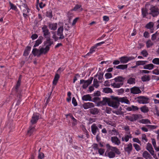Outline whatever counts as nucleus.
<instances>
[{
	"label": "nucleus",
	"mask_w": 159,
	"mask_h": 159,
	"mask_svg": "<svg viewBox=\"0 0 159 159\" xmlns=\"http://www.w3.org/2000/svg\"><path fill=\"white\" fill-rule=\"evenodd\" d=\"M106 147L107 150L106 151L105 155L110 158H113L115 157V153L119 155L120 152L117 148L111 146L109 144H107Z\"/></svg>",
	"instance_id": "f257e3e1"
},
{
	"label": "nucleus",
	"mask_w": 159,
	"mask_h": 159,
	"mask_svg": "<svg viewBox=\"0 0 159 159\" xmlns=\"http://www.w3.org/2000/svg\"><path fill=\"white\" fill-rule=\"evenodd\" d=\"M116 98H117V97H112V99H110L109 106L111 107L115 108H118L119 106V103L118 99H116Z\"/></svg>",
	"instance_id": "f03ea898"
},
{
	"label": "nucleus",
	"mask_w": 159,
	"mask_h": 159,
	"mask_svg": "<svg viewBox=\"0 0 159 159\" xmlns=\"http://www.w3.org/2000/svg\"><path fill=\"white\" fill-rule=\"evenodd\" d=\"M93 79V77H91L86 80H80V84H82L83 88L85 89L92 83Z\"/></svg>",
	"instance_id": "7ed1b4c3"
},
{
	"label": "nucleus",
	"mask_w": 159,
	"mask_h": 159,
	"mask_svg": "<svg viewBox=\"0 0 159 159\" xmlns=\"http://www.w3.org/2000/svg\"><path fill=\"white\" fill-rule=\"evenodd\" d=\"M150 12L149 14L153 17H156L159 14V9L156 6H152L150 8Z\"/></svg>",
	"instance_id": "20e7f679"
},
{
	"label": "nucleus",
	"mask_w": 159,
	"mask_h": 159,
	"mask_svg": "<svg viewBox=\"0 0 159 159\" xmlns=\"http://www.w3.org/2000/svg\"><path fill=\"white\" fill-rule=\"evenodd\" d=\"M134 59V57H133L123 56L120 57L119 59L121 63L125 64Z\"/></svg>",
	"instance_id": "39448f33"
},
{
	"label": "nucleus",
	"mask_w": 159,
	"mask_h": 159,
	"mask_svg": "<svg viewBox=\"0 0 159 159\" xmlns=\"http://www.w3.org/2000/svg\"><path fill=\"white\" fill-rule=\"evenodd\" d=\"M138 102L140 104H144L148 103L149 98L147 97L140 96L138 97Z\"/></svg>",
	"instance_id": "423d86ee"
},
{
	"label": "nucleus",
	"mask_w": 159,
	"mask_h": 159,
	"mask_svg": "<svg viewBox=\"0 0 159 159\" xmlns=\"http://www.w3.org/2000/svg\"><path fill=\"white\" fill-rule=\"evenodd\" d=\"M42 32L43 33V36L45 38H47L50 36V32L48 28V27L46 25H44L42 27Z\"/></svg>",
	"instance_id": "0eeeda50"
},
{
	"label": "nucleus",
	"mask_w": 159,
	"mask_h": 159,
	"mask_svg": "<svg viewBox=\"0 0 159 159\" xmlns=\"http://www.w3.org/2000/svg\"><path fill=\"white\" fill-rule=\"evenodd\" d=\"M110 99V98H103V100L102 101L99 102L98 103L97 106H99L105 105L107 104L109 106Z\"/></svg>",
	"instance_id": "6e6552de"
},
{
	"label": "nucleus",
	"mask_w": 159,
	"mask_h": 159,
	"mask_svg": "<svg viewBox=\"0 0 159 159\" xmlns=\"http://www.w3.org/2000/svg\"><path fill=\"white\" fill-rule=\"evenodd\" d=\"M63 28L62 26H60L57 30V34L59 36V38L60 39H63L64 38L63 33Z\"/></svg>",
	"instance_id": "1a4fd4ad"
},
{
	"label": "nucleus",
	"mask_w": 159,
	"mask_h": 159,
	"mask_svg": "<svg viewBox=\"0 0 159 159\" xmlns=\"http://www.w3.org/2000/svg\"><path fill=\"white\" fill-rule=\"evenodd\" d=\"M111 140L112 142L115 145H119L121 143L120 140L116 136L112 137L111 138Z\"/></svg>",
	"instance_id": "9d476101"
},
{
	"label": "nucleus",
	"mask_w": 159,
	"mask_h": 159,
	"mask_svg": "<svg viewBox=\"0 0 159 159\" xmlns=\"http://www.w3.org/2000/svg\"><path fill=\"white\" fill-rule=\"evenodd\" d=\"M125 151L129 153L132 150V145L131 143H129L125 146L124 148Z\"/></svg>",
	"instance_id": "9b49d317"
},
{
	"label": "nucleus",
	"mask_w": 159,
	"mask_h": 159,
	"mask_svg": "<svg viewBox=\"0 0 159 159\" xmlns=\"http://www.w3.org/2000/svg\"><path fill=\"white\" fill-rule=\"evenodd\" d=\"M130 92L132 93L137 94L140 93L141 91L138 87H134L130 89Z\"/></svg>",
	"instance_id": "f8f14e48"
},
{
	"label": "nucleus",
	"mask_w": 159,
	"mask_h": 159,
	"mask_svg": "<svg viewBox=\"0 0 159 159\" xmlns=\"http://www.w3.org/2000/svg\"><path fill=\"white\" fill-rule=\"evenodd\" d=\"M116 98V99H118L119 102H121L122 103H125L127 104H129L130 103L129 101L126 97L119 98L117 97V98Z\"/></svg>",
	"instance_id": "ddd939ff"
},
{
	"label": "nucleus",
	"mask_w": 159,
	"mask_h": 159,
	"mask_svg": "<svg viewBox=\"0 0 159 159\" xmlns=\"http://www.w3.org/2000/svg\"><path fill=\"white\" fill-rule=\"evenodd\" d=\"M83 106L84 109H87L93 107H94V105L92 102H88L84 103L83 105Z\"/></svg>",
	"instance_id": "4468645a"
},
{
	"label": "nucleus",
	"mask_w": 159,
	"mask_h": 159,
	"mask_svg": "<svg viewBox=\"0 0 159 159\" xmlns=\"http://www.w3.org/2000/svg\"><path fill=\"white\" fill-rule=\"evenodd\" d=\"M46 38V40L44 42V44L45 46L48 47L49 48L50 46L53 43V42L51 40L50 37Z\"/></svg>",
	"instance_id": "2eb2a0df"
},
{
	"label": "nucleus",
	"mask_w": 159,
	"mask_h": 159,
	"mask_svg": "<svg viewBox=\"0 0 159 159\" xmlns=\"http://www.w3.org/2000/svg\"><path fill=\"white\" fill-rule=\"evenodd\" d=\"M146 149L152 155H154V152L153 150L152 145L149 143H148L147 144Z\"/></svg>",
	"instance_id": "dca6fc26"
},
{
	"label": "nucleus",
	"mask_w": 159,
	"mask_h": 159,
	"mask_svg": "<svg viewBox=\"0 0 159 159\" xmlns=\"http://www.w3.org/2000/svg\"><path fill=\"white\" fill-rule=\"evenodd\" d=\"M39 118V116L37 114L35 113L34 114L31 120V123L32 124L35 123L38 120Z\"/></svg>",
	"instance_id": "f3484780"
},
{
	"label": "nucleus",
	"mask_w": 159,
	"mask_h": 159,
	"mask_svg": "<svg viewBox=\"0 0 159 159\" xmlns=\"http://www.w3.org/2000/svg\"><path fill=\"white\" fill-rule=\"evenodd\" d=\"M132 137V135L131 134H125L122 138V141L127 142L129 141V139L131 138Z\"/></svg>",
	"instance_id": "a211bd4d"
},
{
	"label": "nucleus",
	"mask_w": 159,
	"mask_h": 159,
	"mask_svg": "<svg viewBox=\"0 0 159 159\" xmlns=\"http://www.w3.org/2000/svg\"><path fill=\"white\" fill-rule=\"evenodd\" d=\"M91 131L92 133L94 135H95L98 128L96 124H93L91 126Z\"/></svg>",
	"instance_id": "6ab92c4d"
},
{
	"label": "nucleus",
	"mask_w": 159,
	"mask_h": 159,
	"mask_svg": "<svg viewBox=\"0 0 159 159\" xmlns=\"http://www.w3.org/2000/svg\"><path fill=\"white\" fill-rule=\"evenodd\" d=\"M123 85V83H120V82L115 81V82L111 84V86L115 88H120Z\"/></svg>",
	"instance_id": "aec40b11"
},
{
	"label": "nucleus",
	"mask_w": 159,
	"mask_h": 159,
	"mask_svg": "<svg viewBox=\"0 0 159 159\" xmlns=\"http://www.w3.org/2000/svg\"><path fill=\"white\" fill-rule=\"evenodd\" d=\"M109 134L111 135H117L119 134V133L118 131L115 129L113 128L111 129H110L108 131Z\"/></svg>",
	"instance_id": "412c9836"
},
{
	"label": "nucleus",
	"mask_w": 159,
	"mask_h": 159,
	"mask_svg": "<svg viewBox=\"0 0 159 159\" xmlns=\"http://www.w3.org/2000/svg\"><path fill=\"white\" fill-rule=\"evenodd\" d=\"M32 53L35 56H39L41 54L40 50H39L36 48L33 49Z\"/></svg>",
	"instance_id": "4be33fe9"
},
{
	"label": "nucleus",
	"mask_w": 159,
	"mask_h": 159,
	"mask_svg": "<svg viewBox=\"0 0 159 159\" xmlns=\"http://www.w3.org/2000/svg\"><path fill=\"white\" fill-rule=\"evenodd\" d=\"M125 78L121 76H118L115 78L113 80L117 82H120V83H123L124 80H125Z\"/></svg>",
	"instance_id": "5701e85b"
},
{
	"label": "nucleus",
	"mask_w": 159,
	"mask_h": 159,
	"mask_svg": "<svg viewBox=\"0 0 159 159\" xmlns=\"http://www.w3.org/2000/svg\"><path fill=\"white\" fill-rule=\"evenodd\" d=\"M48 27L51 30H55L57 28V23L49 24L48 25Z\"/></svg>",
	"instance_id": "b1692460"
},
{
	"label": "nucleus",
	"mask_w": 159,
	"mask_h": 159,
	"mask_svg": "<svg viewBox=\"0 0 159 159\" xmlns=\"http://www.w3.org/2000/svg\"><path fill=\"white\" fill-rule=\"evenodd\" d=\"M43 37L42 36H40L39 39L37 40L34 46V47H35L38 46L39 44H40L42 42V40L43 39Z\"/></svg>",
	"instance_id": "393cba45"
},
{
	"label": "nucleus",
	"mask_w": 159,
	"mask_h": 159,
	"mask_svg": "<svg viewBox=\"0 0 159 159\" xmlns=\"http://www.w3.org/2000/svg\"><path fill=\"white\" fill-rule=\"evenodd\" d=\"M35 131V129L34 126H32L30 127L29 130L28 131V134L29 136H30Z\"/></svg>",
	"instance_id": "a878e982"
},
{
	"label": "nucleus",
	"mask_w": 159,
	"mask_h": 159,
	"mask_svg": "<svg viewBox=\"0 0 159 159\" xmlns=\"http://www.w3.org/2000/svg\"><path fill=\"white\" fill-rule=\"evenodd\" d=\"M73 11H74L78 12H80L82 10V8L81 7V6L80 5H76L74 7V8L72 9Z\"/></svg>",
	"instance_id": "bb28decb"
},
{
	"label": "nucleus",
	"mask_w": 159,
	"mask_h": 159,
	"mask_svg": "<svg viewBox=\"0 0 159 159\" xmlns=\"http://www.w3.org/2000/svg\"><path fill=\"white\" fill-rule=\"evenodd\" d=\"M154 65L151 63L146 65L143 66V69H148L151 70L153 69Z\"/></svg>",
	"instance_id": "cd10ccee"
},
{
	"label": "nucleus",
	"mask_w": 159,
	"mask_h": 159,
	"mask_svg": "<svg viewBox=\"0 0 159 159\" xmlns=\"http://www.w3.org/2000/svg\"><path fill=\"white\" fill-rule=\"evenodd\" d=\"M143 157L146 159L152 158V157L150 155L147 151H145L143 153Z\"/></svg>",
	"instance_id": "c85d7f7f"
},
{
	"label": "nucleus",
	"mask_w": 159,
	"mask_h": 159,
	"mask_svg": "<svg viewBox=\"0 0 159 159\" xmlns=\"http://www.w3.org/2000/svg\"><path fill=\"white\" fill-rule=\"evenodd\" d=\"M90 112L93 115H97L98 114L99 111L98 108H94L91 109L90 110Z\"/></svg>",
	"instance_id": "c756f323"
},
{
	"label": "nucleus",
	"mask_w": 159,
	"mask_h": 159,
	"mask_svg": "<svg viewBox=\"0 0 159 159\" xmlns=\"http://www.w3.org/2000/svg\"><path fill=\"white\" fill-rule=\"evenodd\" d=\"M82 99L84 101H90L91 100V98L89 94H87L84 95L82 97Z\"/></svg>",
	"instance_id": "7c9ffc66"
},
{
	"label": "nucleus",
	"mask_w": 159,
	"mask_h": 159,
	"mask_svg": "<svg viewBox=\"0 0 159 159\" xmlns=\"http://www.w3.org/2000/svg\"><path fill=\"white\" fill-rule=\"evenodd\" d=\"M128 67V65H120L116 67V68L117 69L121 70H124L126 69Z\"/></svg>",
	"instance_id": "2f4dec72"
},
{
	"label": "nucleus",
	"mask_w": 159,
	"mask_h": 159,
	"mask_svg": "<svg viewBox=\"0 0 159 159\" xmlns=\"http://www.w3.org/2000/svg\"><path fill=\"white\" fill-rule=\"evenodd\" d=\"M141 111L144 113L148 112L149 111L148 108L145 106H144L140 108Z\"/></svg>",
	"instance_id": "473e14b6"
},
{
	"label": "nucleus",
	"mask_w": 159,
	"mask_h": 159,
	"mask_svg": "<svg viewBox=\"0 0 159 159\" xmlns=\"http://www.w3.org/2000/svg\"><path fill=\"white\" fill-rule=\"evenodd\" d=\"M40 50L41 54H45L49 50V48L48 47L46 46L45 48H41Z\"/></svg>",
	"instance_id": "72a5a7b5"
},
{
	"label": "nucleus",
	"mask_w": 159,
	"mask_h": 159,
	"mask_svg": "<svg viewBox=\"0 0 159 159\" xmlns=\"http://www.w3.org/2000/svg\"><path fill=\"white\" fill-rule=\"evenodd\" d=\"M139 122L140 123L146 124L151 123L150 121L148 119H142L140 120Z\"/></svg>",
	"instance_id": "f704fd0d"
},
{
	"label": "nucleus",
	"mask_w": 159,
	"mask_h": 159,
	"mask_svg": "<svg viewBox=\"0 0 159 159\" xmlns=\"http://www.w3.org/2000/svg\"><path fill=\"white\" fill-rule=\"evenodd\" d=\"M59 78V75L58 74H56L53 81V84L54 85H56L57 84Z\"/></svg>",
	"instance_id": "c9c22d12"
},
{
	"label": "nucleus",
	"mask_w": 159,
	"mask_h": 159,
	"mask_svg": "<svg viewBox=\"0 0 159 159\" xmlns=\"http://www.w3.org/2000/svg\"><path fill=\"white\" fill-rule=\"evenodd\" d=\"M103 91L105 93H112L113 91L110 88H105L103 89Z\"/></svg>",
	"instance_id": "e433bc0d"
},
{
	"label": "nucleus",
	"mask_w": 159,
	"mask_h": 159,
	"mask_svg": "<svg viewBox=\"0 0 159 159\" xmlns=\"http://www.w3.org/2000/svg\"><path fill=\"white\" fill-rule=\"evenodd\" d=\"M97 48L95 45L91 47L90 49V51L86 55V56L89 55L90 54H92L95 52Z\"/></svg>",
	"instance_id": "4c0bfd02"
},
{
	"label": "nucleus",
	"mask_w": 159,
	"mask_h": 159,
	"mask_svg": "<svg viewBox=\"0 0 159 159\" xmlns=\"http://www.w3.org/2000/svg\"><path fill=\"white\" fill-rule=\"evenodd\" d=\"M147 62V61H139L136 62V64H137V66H138L140 65L142 66L145 65Z\"/></svg>",
	"instance_id": "58836bf2"
},
{
	"label": "nucleus",
	"mask_w": 159,
	"mask_h": 159,
	"mask_svg": "<svg viewBox=\"0 0 159 159\" xmlns=\"http://www.w3.org/2000/svg\"><path fill=\"white\" fill-rule=\"evenodd\" d=\"M146 47L147 48L151 47L153 45V42L150 40H148L146 43Z\"/></svg>",
	"instance_id": "ea45409f"
},
{
	"label": "nucleus",
	"mask_w": 159,
	"mask_h": 159,
	"mask_svg": "<svg viewBox=\"0 0 159 159\" xmlns=\"http://www.w3.org/2000/svg\"><path fill=\"white\" fill-rule=\"evenodd\" d=\"M134 121H136L140 118L142 116L140 114H133L132 115Z\"/></svg>",
	"instance_id": "a19ab883"
},
{
	"label": "nucleus",
	"mask_w": 159,
	"mask_h": 159,
	"mask_svg": "<svg viewBox=\"0 0 159 159\" xmlns=\"http://www.w3.org/2000/svg\"><path fill=\"white\" fill-rule=\"evenodd\" d=\"M150 77L148 75H145L141 77V80L143 82L148 81L150 80Z\"/></svg>",
	"instance_id": "79ce46f5"
},
{
	"label": "nucleus",
	"mask_w": 159,
	"mask_h": 159,
	"mask_svg": "<svg viewBox=\"0 0 159 159\" xmlns=\"http://www.w3.org/2000/svg\"><path fill=\"white\" fill-rule=\"evenodd\" d=\"M122 128L124 129L126 134H130L129 126L128 125L124 126Z\"/></svg>",
	"instance_id": "37998d69"
},
{
	"label": "nucleus",
	"mask_w": 159,
	"mask_h": 159,
	"mask_svg": "<svg viewBox=\"0 0 159 159\" xmlns=\"http://www.w3.org/2000/svg\"><path fill=\"white\" fill-rule=\"evenodd\" d=\"M31 49L30 47H28L25 50L24 53V55L25 56H27L29 55Z\"/></svg>",
	"instance_id": "c03bdc74"
},
{
	"label": "nucleus",
	"mask_w": 159,
	"mask_h": 159,
	"mask_svg": "<svg viewBox=\"0 0 159 159\" xmlns=\"http://www.w3.org/2000/svg\"><path fill=\"white\" fill-rule=\"evenodd\" d=\"M135 79L134 78H130L127 80V83L129 84H134L135 83Z\"/></svg>",
	"instance_id": "a18cd8bd"
},
{
	"label": "nucleus",
	"mask_w": 159,
	"mask_h": 159,
	"mask_svg": "<svg viewBox=\"0 0 159 159\" xmlns=\"http://www.w3.org/2000/svg\"><path fill=\"white\" fill-rule=\"evenodd\" d=\"M93 85L96 88H98L99 86L98 81L96 79H94L93 80Z\"/></svg>",
	"instance_id": "49530a36"
},
{
	"label": "nucleus",
	"mask_w": 159,
	"mask_h": 159,
	"mask_svg": "<svg viewBox=\"0 0 159 159\" xmlns=\"http://www.w3.org/2000/svg\"><path fill=\"white\" fill-rule=\"evenodd\" d=\"M152 143L155 150L157 151H159V148L157 147L156 145V142L155 140L154 139H152Z\"/></svg>",
	"instance_id": "de8ad7c7"
},
{
	"label": "nucleus",
	"mask_w": 159,
	"mask_h": 159,
	"mask_svg": "<svg viewBox=\"0 0 159 159\" xmlns=\"http://www.w3.org/2000/svg\"><path fill=\"white\" fill-rule=\"evenodd\" d=\"M141 139L142 141L143 142H147L148 141V139L146 135L143 134H142L141 136Z\"/></svg>",
	"instance_id": "09e8293b"
},
{
	"label": "nucleus",
	"mask_w": 159,
	"mask_h": 159,
	"mask_svg": "<svg viewBox=\"0 0 159 159\" xmlns=\"http://www.w3.org/2000/svg\"><path fill=\"white\" fill-rule=\"evenodd\" d=\"M142 15L143 17L146 16L148 14V11L145 8L142 9Z\"/></svg>",
	"instance_id": "8fccbe9b"
},
{
	"label": "nucleus",
	"mask_w": 159,
	"mask_h": 159,
	"mask_svg": "<svg viewBox=\"0 0 159 159\" xmlns=\"http://www.w3.org/2000/svg\"><path fill=\"white\" fill-rule=\"evenodd\" d=\"M153 23L152 22H150L146 25V28L148 29H151L152 27H153Z\"/></svg>",
	"instance_id": "3c124183"
},
{
	"label": "nucleus",
	"mask_w": 159,
	"mask_h": 159,
	"mask_svg": "<svg viewBox=\"0 0 159 159\" xmlns=\"http://www.w3.org/2000/svg\"><path fill=\"white\" fill-rule=\"evenodd\" d=\"M133 146L134 147L135 149L137 151H139L141 150L140 147V146L136 143H134L133 144Z\"/></svg>",
	"instance_id": "603ef678"
},
{
	"label": "nucleus",
	"mask_w": 159,
	"mask_h": 159,
	"mask_svg": "<svg viewBox=\"0 0 159 159\" xmlns=\"http://www.w3.org/2000/svg\"><path fill=\"white\" fill-rule=\"evenodd\" d=\"M152 62L155 64L159 65V58H156L152 60Z\"/></svg>",
	"instance_id": "864d4df0"
},
{
	"label": "nucleus",
	"mask_w": 159,
	"mask_h": 159,
	"mask_svg": "<svg viewBox=\"0 0 159 159\" xmlns=\"http://www.w3.org/2000/svg\"><path fill=\"white\" fill-rule=\"evenodd\" d=\"M141 53L143 57H147L148 55L147 51L145 50L142 51L141 52Z\"/></svg>",
	"instance_id": "5fc2aeb1"
},
{
	"label": "nucleus",
	"mask_w": 159,
	"mask_h": 159,
	"mask_svg": "<svg viewBox=\"0 0 159 159\" xmlns=\"http://www.w3.org/2000/svg\"><path fill=\"white\" fill-rule=\"evenodd\" d=\"M98 150L99 153L101 155H103L105 151V149L103 148H99Z\"/></svg>",
	"instance_id": "6e6d98bb"
},
{
	"label": "nucleus",
	"mask_w": 159,
	"mask_h": 159,
	"mask_svg": "<svg viewBox=\"0 0 159 159\" xmlns=\"http://www.w3.org/2000/svg\"><path fill=\"white\" fill-rule=\"evenodd\" d=\"M38 157L39 159H43L44 157V155L43 153L39 152Z\"/></svg>",
	"instance_id": "4d7b16f0"
},
{
	"label": "nucleus",
	"mask_w": 159,
	"mask_h": 159,
	"mask_svg": "<svg viewBox=\"0 0 159 159\" xmlns=\"http://www.w3.org/2000/svg\"><path fill=\"white\" fill-rule=\"evenodd\" d=\"M72 10H71L68 13V17L69 18V19H71V18L73 16V14L72 13Z\"/></svg>",
	"instance_id": "13d9d810"
},
{
	"label": "nucleus",
	"mask_w": 159,
	"mask_h": 159,
	"mask_svg": "<svg viewBox=\"0 0 159 159\" xmlns=\"http://www.w3.org/2000/svg\"><path fill=\"white\" fill-rule=\"evenodd\" d=\"M105 76L106 79H108L112 77V74L110 73H107L105 75Z\"/></svg>",
	"instance_id": "bf43d9fd"
},
{
	"label": "nucleus",
	"mask_w": 159,
	"mask_h": 159,
	"mask_svg": "<svg viewBox=\"0 0 159 159\" xmlns=\"http://www.w3.org/2000/svg\"><path fill=\"white\" fill-rule=\"evenodd\" d=\"M20 82H21V79L20 78V77L18 80V81L17 82L16 85V89H17L18 88H19V86L20 85Z\"/></svg>",
	"instance_id": "052dcab7"
},
{
	"label": "nucleus",
	"mask_w": 159,
	"mask_h": 159,
	"mask_svg": "<svg viewBox=\"0 0 159 159\" xmlns=\"http://www.w3.org/2000/svg\"><path fill=\"white\" fill-rule=\"evenodd\" d=\"M72 102L74 106H76L77 105V102L76 101L74 97H73L72 98Z\"/></svg>",
	"instance_id": "680f3d73"
},
{
	"label": "nucleus",
	"mask_w": 159,
	"mask_h": 159,
	"mask_svg": "<svg viewBox=\"0 0 159 159\" xmlns=\"http://www.w3.org/2000/svg\"><path fill=\"white\" fill-rule=\"evenodd\" d=\"M10 4L11 9H12V10H16L17 9V7L16 6H15L14 4H13L11 2H10Z\"/></svg>",
	"instance_id": "e2e57ef3"
},
{
	"label": "nucleus",
	"mask_w": 159,
	"mask_h": 159,
	"mask_svg": "<svg viewBox=\"0 0 159 159\" xmlns=\"http://www.w3.org/2000/svg\"><path fill=\"white\" fill-rule=\"evenodd\" d=\"M150 72V71L146 70H140V73L141 74H148Z\"/></svg>",
	"instance_id": "0e129e2a"
},
{
	"label": "nucleus",
	"mask_w": 159,
	"mask_h": 159,
	"mask_svg": "<svg viewBox=\"0 0 159 159\" xmlns=\"http://www.w3.org/2000/svg\"><path fill=\"white\" fill-rule=\"evenodd\" d=\"M126 119L129 120L131 122L134 121L133 117L132 115L130 116H126Z\"/></svg>",
	"instance_id": "69168bd1"
},
{
	"label": "nucleus",
	"mask_w": 159,
	"mask_h": 159,
	"mask_svg": "<svg viewBox=\"0 0 159 159\" xmlns=\"http://www.w3.org/2000/svg\"><path fill=\"white\" fill-rule=\"evenodd\" d=\"M153 74L156 75H158L159 74V70L158 69H155L152 71Z\"/></svg>",
	"instance_id": "338daca9"
},
{
	"label": "nucleus",
	"mask_w": 159,
	"mask_h": 159,
	"mask_svg": "<svg viewBox=\"0 0 159 159\" xmlns=\"http://www.w3.org/2000/svg\"><path fill=\"white\" fill-rule=\"evenodd\" d=\"M148 128L150 129H155L157 127L156 126L153 125H147L146 126Z\"/></svg>",
	"instance_id": "774afa93"
}]
</instances>
